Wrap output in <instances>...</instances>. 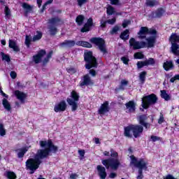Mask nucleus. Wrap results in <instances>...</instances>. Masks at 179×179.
Listing matches in <instances>:
<instances>
[{"label":"nucleus","instance_id":"8fccbe9b","mask_svg":"<svg viewBox=\"0 0 179 179\" xmlns=\"http://www.w3.org/2000/svg\"><path fill=\"white\" fill-rule=\"evenodd\" d=\"M163 122H164V115H163L162 113H160L159 118L158 119V124L159 125H162Z\"/></svg>","mask_w":179,"mask_h":179},{"label":"nucleus","instance_id":"a878e982","mask_svg":"<svg viewBox=\"0 0 179 179\" xmlns=\"http://www.w3.org/2000/svg\"><path fill=\"white\" fill-rule=\"evenodd\" d=\"M163 68L164 71H171V69H174V64L173 63V61L169 60L164 62Z\"/></svg>","mask_w":179,"mask_h":179},{"label":"nucleus","instance_id":"f3484780","mask_svg":"<svg viewBox=\"0 0 179 179\" xmlns=\"http://www.w3.org/2000/svg\"><path fill=\"white\" fill-rule=\"evenodd\" d=\"M47 54L45 50H41L38 52V53L33 56V61L35 64H40L41 62V59L44 55Z\"/></svg>","mask_w":179,"mask_h":179},{"label":"nucleus","instance_id":"2f4dec72","mask_svg":"<svg viewBox=\"0 0 179 179\" xmlns=\"http://www.w3.org/2000/svg\"><path fill=\"white\" fill-rule=\"evenodd\" d=\"M85 22V15H78L76 18V23L78 26H82L83 24V22Z\"/></svg>","mask_w":179,"mask_h":179},{"label":"nucleus","instance_id":"f257e3e1","mask_svg":"<svg viewBox=\"0 0 179 179\" xmlns=\"http://www.w3.org/2000/svg\"><path fill=\"white\" fill-rule=\"evenodd\" d=\"M39 145L41 149L38 150L34 158H29L25 162L27 169L30 170L29 174H34L36 171L40 167V164L43 163L41 162L42 159L48 157L51 152L52 153L58 152V146L54 145L51 139L40 141Z\"/></svg>","mask_w":179,"mask_h":179},{"label":"nucleus","instance_id":"774afa93","mask_svg":"<svg viewBox=\"0 0 179 179\" xmlns=\"http://www.w3.org/2000/svg\"><path fill=\"white\" fill-rule=\"evenodd\" d=\"M103 156H107L108 157H109V156H110V152L104 151L103 152Z\"/></svg>","mask_w":179,"mask_h":179},{"label":"nucleus","instance_id":"680f3d73","mask_svg":"<svg viewBox=\"0 0 179 179\" xmlns=\"http://www.w3.org/2000/svg\"><path fill=\"white\" fill-rule=\"evenodd\" d=\"M52 50H51L50 52H48V54L47 55L46 57L49 59H51V58H52Z\"/></svg>","mask_w":179,"mask_h":179},{"label":"nucleus","instance_id":"dca6fc26","mask_svg":"<svg viewBox=\"0 0 179 179\" xmlns=\"http://www.w3.org/2000/svg\"><path fill=\"white\" fill-rule=\"evenodd\" d=\"M92 27H93V18L90 17L87 22L81 28L80 31L81 33H87V31H90Z\"/></svg>","mask_w":179,"mask_h":179},{"label":"nucleus","instance_id":"412c9836","mask_svg":"<svg viewBox=\"0 0 179 179\" xmlns=\"http://www.w3.org/2000/svg\"><path fill=\"white\" fill-rule=\"evenodd\" d=\"M126 108H127L129 113H135L136 110V104L134 101H129V102L125 103Z\"/></svg>","mask_w":179,"mask_h":179},{"label":"nucleus","instance_id":"13d9d810","mask_svg":"<svg viewBox=\"0 0 179 179\" xmlns=\"http://www.w3.org/2000/svg\"><path fill=\"white\" fill-rule=\"evenodd\" d=\"M48 62H50V59H48V57H45L44 59L43 60V64L47 65Z\"/></svg>","mask_w":179,"mask_h":179},{"label":"nucleus","instance_id":"39448f33","mask_svg":"<svg viewBox=\"0 0 179 179\" xmlns=\"http://www.w3.org/2000/svg\"><path fill=\"white\" fill-rule=\"evenodd\" d=\"M110 157L106 159H102L101 163L104 166L106 170L110 169L111 170H118V167L121 166V162L118 159V152L114 149L110 150Z\"/></svg>","mask_w":179,"mask_h":179},{"label":"nucleus","instance_id":"bf43d9fd","mask_svg":"<svg viewBox=\"0 0 179 179\" xmlns=\"http://www.w3.org/2000/svg\"><path fill=\"white\" fill-rule=\"evenodd\" d=\"M78 153L81 157H85V150H79Z\"/></svg>","mask_w":179,"mask_h":179},{"label":"nucleus","instance_id":"72a5a7b5","mask_svg":"<svg viewBox=\"0 0 179 179\" xmlns=\"http://www.w3.org/2000/svg\"><path fill=\"white\" fill-rule=\"evenodd\" d=\"M145 5L150 8H153L154 6L159 5V2L156 0H146Z\"/></svg>","mask_w":179,"mask_h":179},{"label":"nucleus","instance_id":"f8f14e48","mask_svg":"<svg viewBox=\"0 0 179 179\" xmlns=\"http://www.w3.org/2000/svg\"><path fill=\"white\" fill-rule=\"evenodd\" d=\"M67 107L66 102L62 100L55 105L54 111L55 113H64V111L66 110Z\"/></svg>","mask_w":179,"mask_h":179},{"label":"nucleus","instance_id":"7ed1b4c3","mask_svg":"<svg viewBox=\"0 0 179 179\" xmlns=\"http://www.w3.org/2000/svg\"><path fill=\"white\" fill-rule=\"evenodd\" d=\"M148 34H152V36L145 38L147 42L137 41L134 38H131L129 41V46L132 47L133 50H141V48H146V47L153 48L157 38V31L155 29H148Z\"/></svg>","mask_w":179,"mask_h":179},{"label":"nucleus","instance_id":"9d476101","mask_svg":"<svg viewBox=\"0 0 179 179\" xmlns=\"http://www.w3.org/2000/svg\"><path fill=\"white\" fill-rule=\"evenodd\" d=\"M169 41L171 44V52L174 55H179V35L176 33H172L169 37Z\"/></svg>","mask_w":179,"mask_h":179},{"label":"nucleus","instance_id":"603ef678","mask_svg":"<svg viewBox=\"0 0 179 179\" xmlns=\"http://www.w3.org/2000/svg\"><path fill=\"white\" fill-rule=\"evenodd\" d=\"M78 6H83L85 3H87V0H77Z\"/></svg>","mask_w":179,"mask_h":179},{"label":"nucleus","instance_id":"0e129e2a","mask_svg":"<svg viewBox=\"0 0 179 179\" xmlns=\"http://www.w3.org/2000/svg\"><path fill=\"white\" fill-rule=\"evenodd\" d=\"M110 178H115L117 177V173L112 172L109 175Z\"/></svg>","mask_w":179,"mask_h":179},{"label":"nucleus","instance_id":"69168bd1","mask_svg":"<svg viewBox=\"0 0 179 179\" xmlns=\"http://www.w3.org/2000/svg\"><path fill=\"white\" fill-rule=\"evenodd\" d=\"M94 141L96 145H100L101 143L100 142V138H94Z\"/></svg>","mask_w":179,"mask_h":179},{"label":"nucleus","instance_id":"473e14b6","mask_svg":"<svg viewBox=\"0 0 179 179\" xmlns=\"http://www.w3.org/2000/svg\"><path fill=\"white\" fill-rule=\"evenodd\" d=\"M125 86H128V80H122L119 87L115 89V91L119 92V90H125Z\"/></svg>","mask_w":179,"mask_h":179},{"label":"nucleus","instance_id":"052dcab7","mask_svg":"<svg viewBox=\"0 0 179 179\" xmlns=\"http://www.w3.org/2000/svg\"><path fill=\"white\" fill-rule=\"evenodd\" d=\"M47 4L44 3L42 6V8L40 10V13H44V10L46 9Z\"/></svg>","mask_w":179,"mask_h":179},{"label":"nucleus","instance_id":"c85d7f7f","mask_svg":"<svg viewBox=\"0 0 179 179\" xmlns=\"http://www.w3.org/2000/svg\"><path fill=\"white\" fill-rule=\"evenodd\" d=\"M4 177H6L8 179H17V176H16V173L13 171H6L4 173Z\"/></svg>","mask_w":179,"mask_h":179},{"label":"nucleus","instance_id":"4c0bfd02","mask_svg":"<svg viewBox=\"0 0 179 179\" xmlns=\"http://www.w3.org/2000/svg\"><path fill=\"white\" fill-rule=\"evenodd\" d=\"M6 135V129L2 122H0V136H5Z\"/></svg>","mask_w":179,"mask_h":179},{"label":"nucleus","instance_id":"423d86ee","mask_svg":"<svg viewBox=\"0 0 179 179\" xmlns=\"http://www.w3.org/2000/svg\"><path fill=\"white\" fill-rule=\"evenodd\" d=\"M130 159V164H133L134 167L138 169L136 179H143V170H148V162H146L143 158H141L138 160V158L134 155H131Z\"/></svg>","mask_w":179,"mask_h":179},{"label":"nucleus","instance_id":"6ab92c4d","mask_svg":"<svg viewBox=\"0 0 179 179\" xmlns=\"http://www.w3.org/2000/svg\"><path fill=\"white\" fill-rule=\"evenodd\" d=\"M14 94L17 99L21 101V103H24V100L27 99V94L22 92L20 90H15L14 92Z\"/></svg>","mask_w":179,"mask_h":179},{"label":"nucleus","instance_id":"de8ad7c7","mask_svg":"<svg viewBox=\"0 0 179 179\" xmlns=\"http://www.w3.org/2000/svg\"><path fill=\"white\" fill-rule=\"evenodd\" d=\"M66 71L68 73H71V75H73L74 73H76L77 71L76 69L73 67H69L66 69Z\"/></svg>","mask_w":179,"mask_h":179},{"label":"nucleus","instance_id":"4be33fe9","mask_svg":"<svg viewBox=\"0 0 179 179\" xmlns=\"http://www.w3.org/2000/svg\"><path fill=\"white\" fill-rule=\"evenodd\" d=\"M9 48H12L15 52H19L20 51V48L17 45V43L13 40L10 39L8 41Z\"/></svg>","mask_w":179,"mask_h":179},{"label":"nucleus","instance_id":"ea45409f","mask_svg":"<svg viewBox=\"0 0 179 179\" xmlns=\"http://www.w3.org/2000/svg\"><path fill=\"white\" fill-rule=\"evenodd\" d=\"M114 12H115V9H114V7L111 6H109L108 8H107V10H106V13L107 15H108L109 16H111V15H113L114 13Z\"/></svg>","mask_w":179,"mask_h":179},{"label":"nucleus","instance_id":"1a4fd4ad","mask_svg":"<svg viewBox=\"0 0 179 179\" xmlns=\"http://www.w3.org/2000/svg\"><path fill=\"white\" fill-rule=\"evenodd\" d=\"M90 43L96 45V47H98L99 50L101 51V52H103V54L108 53L104 38L100 37H92L90 39Z\"/></svg>","mask_w":179,"mask_h":179},{"label":"nucleus","instance_id":"9b49d317","mask_svg":"<svg viewBox=\"0 0 179 179\" xmlns=\"http://www.w3.org/2000/svg\"><path fill=\"white\" fill-rule=\"evenodd\" d=\"M71 98H67L66 101L69 106L71 107V111H76L78 110V102L79 101V94L76 91L73 90L71 92Z\"/></svg>","mask_w":179,"mask_h":179},{"label":"nucleus","instance_id":"79ce46f5","mask_svg":"<svg viewBox=\"0 0 179 179\" xmlns=\"http://www.w3.org/2000/svg\"><path fill=\"white\" fill-rule=\"evenodd\" d=\"M1 57L3 61H6V62H10V57L5 53H1Z\"/></svg>","mask_w":179,"mask_h":179},{"label":"nucleus","instance_id":"e433bc0d","mask_svg":"<svg viewBox=\"0 0 179 179\" xmlns=\"http://www.w3.org/2000/svg\"><path fill=\"white\" fill-rule=\"evenodd\" d=\"M144 62L145 63V66H149V65H155L156 64V61L153 57L148 58V60H145Z\"/></svg>","mask_w":179,"mask_h":179},{"label":"nucleus","instance_id":"c03bdc74","mask_svg":"<svg viewBox=\"0 0 179 179\" xmlns=\"http://www.w3.org/2000/svg\"><path fill=\"white\" fill-rule=\"evenodd\" d=\"M107 23H108L107 20H104V19L102 18L100 20V27L101 29H106V27H107Z\"/></svg>","mask_w":179,"mask_h":179},{"label":"nucleus","instance_id":"6e6552de","mask_svg":"<svg viewBox=\"0 0 179 179\" xmlns=\"http://www.w3.org/2000/svg\"><path fill=\"white\" fill-rule=\"evenodd\" d=\"M157 96L155 94H150L143 97L142 99V107L144 110H148L150 106H155L157 103Z\"/></svg>","mask_w":179,"mask_h":179},{"label":"nucleus","instance_id":"338daca9","mask_svg":"<svg viewBox=\"0 0 179 179\" xmlns=\"http://www.w3.org/2000/svg\"><path fill=\"white\" fill-rule=\"evenodd\" d=\"M37 5L38 8H41V4L43 3V0H36Z\"/></svg>","mask_w":179,"mask_h":179},{"label":"nucleus","instance_id":"20e7f679","mask_svg":"<svg viewBox=\"0 0 179 179\" xmlns=\"http://www.w3.org/2000/svg\"><path fill=\"white\" fill-rule=\"evenodd\" d=\"M84 61L85 62V69L90 70V75L94 78L97 75V73L92 68H97L99 66V62H97V58L93 55V51L87 50L84 52Z\"/></svg>","mask_w":179,"mask_h":179},{"label":"nucleus","instance_id":"58836bf2","mask_svg":"<svg viewBox=\"0 0 179 179\" xmlns=\"http://www.w3.org/2000/svg\"><path fill=\"white\" fill-rule=\"evenodd\" d=\"M135 59H143L145 58V55L142 52H138L134 53Z\"/></svg>","mask_w":179,"mask_h":179},{"label":"nucleus","instance_id":"6e6d98bb","mask_svg":"<svg viewBox=\"0 0 179 179\" xmlns=\"http://www.w3.org/2000/svg\"><path fill=\"white\" fill-rule=\"evenodd\" d=\"M151 139L152 142H157V141H160V137L157 136H151Z\"/></svg>","mask_w":179,"mask_h":179},{"label":"nucleus","instance_id":"aec40b11","mask_svg":"<svg viewBox=\"0 0 179 179\" xmlns=\"http://www.w3.org/2000/svg\"><path fill=\"white\" fill-rule=\"evenodd\" d=\"M22 8H24V16H28L29 13H31V12H33V7L27 3H23L22 4Z\"/></svg>","mask_w":179,"mask_h":179},{"label":"nucleus","instance_id":"f03ea898","mask_svg":"<svg viewBox=\"0 0 179 179\" xmlns=\"http://www.w3.org/2000/svg\"><path fill=\"white\" fill-rule=\"evenodd\" d=\"M148 115L143 114L138 117V122L139 124H129L124 128V135L126 138L130 139L133 138H141L143 134V127L145 129L150 128V124L147 122Z\"/></svg>","mask_w":179,"mask_h":179},{"label":"nucleus","instance_id":"3c124183","mask_svg":"<svg viewBox=\"0 0 179 179\" xmlns=\"http://www.w3.org/2000/svg\"><path fill=\"white\" fill-rule=\"evenodd\" d=\"M121 61H122L123 64H124V65H128V64H129V58H128L127 57H121Z\"/></svg>","mask_w":179,"mask_h":179},{"label":"nucleus","instance_id":"5fc2aeb1","mask_svg":"<svg viewBox=\"0 0 179 179\" xmlns=\"http://www.w3.org/2000/svg\"><path fill=\"white\" fill-rule=\"evenodd\" d=\"M10 76L12 79H16V78H17V73H16L15 71H11L10 73Z\"/></svg>","mask_w":179,"mask_h":179},{"label":"nucleus","instance_id":"4d7b16f0","mask_svg":"<svg viewBox=\"0 0 179 179\" xmlns=\"http://www.w3.org/2000/svg\"><path fill=\"white\" fill-rule=\"evenodd\" d=\"M163 179H177V178H175L173 175L171 174H168L164 177Z\"/></svg>","mask_w":179,"mask_h":179},{"label":"nucleus","instance_id":"864d4df0","mask_svg":"<svg viewBox=\"0 0 179 179\" xmlns=\"http://www.w3.org/2000/svg\"><path fill=\"white\" fill-rule=\"evenodd\" d=\"M117 22V18L113 17L112 19L107 20L108 24H114Z\"/></svg>","mask_w":179,"mask_h":179},{"label":"nucleus","instance_id":"393cba45","mask_svg":"<svg viewBox=\"0 0 179 179\" xmlns=\"http://www.w3.org/2000/svg\"><path fill=\"white\" fill-rule=\"evenodd\" d=\"M76 45H78V47H83L84 48H93V45H92V43L85 41H78L76 43Z\"/></svg>","mask_w":179,"mask_h":179},{"label":"nucleus","instance_id":"b1692460","mask_svg":"<svg viewBox=\"0 0 179 179\" xmlns=\"http://www.w3.org/2000/svg\"><path fill=\"white\" fill-rule=\"evenodd\" d=\"M76 42L72 40H65L64 42L60 43V47H67L68 48H72L75 47Z\"/></svg>","mask_w":179,"mask_h":179},{"label":"nucleus","instance_id":"a211bd4d","mask_svg":"<svg viewBox=\"0 0 179 179\" xmlns=\"http://www.w3.org/2000/svg\"><path fill=\"white\" fill-rule=\"evenodd\" d=\"M106 169L107 168L103 166V165L96 166L98 176L101 179H106L107 178V171H106Z\"/></svg>","mask_w":179,"mask_h":179},{"label":"nucleus","instance_id":"e2e57ef3","mask_svg":"<svg viewBox=\"0 0 179 179\" xmlns=\"http://www.w3.org/2000/svg\"><path fill=\"white\" fill-rule=\"evenodd\" d=\"M78 178V175L76 173H71L70 175V179H76Z\"/></svg>","mask_w":179,"mask_h":179},{"label":"nucleus","instance_id":"c9c22d12","mask_svg":"<svg viewBox=\"0 0 179 179\" xmlns=\"http://www.w3.org/2000/svg\"><path fill=\"white\" fill-rule=\"evenodd\" d=\"M37 34L35 35L33 38H32V41H38V40H41V38H43V32L40 31H36Z\"/></svg>","mask_w":179,"mask_h":179},{"label":"nucleus","instance_id":"37998d69","mask_svg":"<svg viewBox=\"0 0 179 179\" xmlns=\"http://www.w3.org/2000/svg\"><path fill=\"white\" fill-rule=\"evenodd\" d=\"M31 43V38L27 35L25 38V45H27V48L30 47Z\"/></svg>","mask_w":179,"mask_h":179},{"label":"nucleus","instance_id":"a19ab883","mask_svg":"<svg viewBox=\"0 0 179 179\" xmlns=\"http://www.w3.org/2000/svg\"><path fill=\"white\" fill-rule=\"evenodd\" d=\"M4 13L6 15V17H9L10 16H11L10 8H9V6H5Z\"/></svg>","mask_w":179,"mask_h":179},{"label":"nucleus","instance_id":"c756f323","mask_svg":"<svg viewBox=\"0 0 179 179\" xmlns=\"http://www.w3.org/2000/svg\"><path fill=\"white\" fill-rule=\"evenodd\" d=\"M2 104L5 110H6L7 111H10L12 110V106H10V103H9V101H8V99L3 98L2 100Z\"/></svg>","mask_w":179,"mask_h":179},{"label":"nucleus","instance_id":"cd10ccee","mask_svg":"<svg viewBox=\"0 0 179 179\" xmlns=\"http://www.w3.org/2000/svg\"><path fill=\"white\" fill-rule=\"evenodd\" d=\"M120 38L123 40V41H127V40H129V29H125L122 32H121L120 35Z\"/></svg>","mask_w":179,"mask_h":179},{"label":"nucleus","instance_id":"7c9ffc66","mask_svg":"<svg viewBox=\"0 0 179 179\" xmlns=\"http://www.w3.org/2000/svg\"><path fill=\"white\" fill-rule=\"evenodd\" d=\"M161 97L162 99H164L165 101H169V100H171V96L167 94V91H166V90H161Z\"/></svg>","mask_w":179,"mask_h":179},{"label":"nucleus","instance_id":"2eb2a0df","mask_svg":"<svg viewBox=\"0 0 179 179\" xmlns=\"http://www.w3.org/2000/svg\"><path fill=\"white\" fill-rule=\"evenodd\" d=\"M94 85L93 80L89 76V74L84 75L83 77V81L80 82V86L82 87L83 86H90Z\"/></svg>","mask_w":179,"mask_h":179},{"label":"nucleus","instance_id":"ddd939ff","mask_svg":"<svg viewBox=\"0 0 179 179\" xmlns=\"http://www.w3.org/2000/svg\"><path fill=\"white\" fill-rule=\"evenodd\" d=\"M110 112V103L108 101H104L100 106L98 110V114L99 115H104V114H107V113Z\"/></svg>","mask_w":179,"mask_h":179},{"label":"nucleus","instance_id":"4468645a","mask_svg":"<svg viewBox=\"0 0 179 179\" xmlns=\"http://www.w3.org/2000/svg\"><path fill=\"white\" fill-rule=\"evenodd\" d=\"M139 40H146V36L149 34V28L148 27H141L139 31L137 33Z\"/></svg>","mask_w":179,"mask_h":179},{"label":"nucleus","instance_id":"5701e85b","mask_svg":"<svg viewBox=\"0 0 179 179\" xmlns=\"http://www.w3.org/2000/svg\"><path fill=\"white\" fill-rule=\"evenodd\" d=\"M29 151V148L27 147H23L20 149L15 150V152H17V158L22 159V157H24V155H26V152Z\"/></svg>","mask_w":179,"mask_h":179},{"label":"nucleus","instance_id":"bb28decb","mask_svg":"<svg viewBox=\"0 0 179 179\" xmlns=\"http://www.w3.org/2000/svg\"><path fill=\"white\" fill-rule=\"evenodd\" d=\"M155 16L152 15V17H157L158 19H160V17H162V16L166 13V10L163 8H158L155 12Z\"/></svg>","mask_w":179,"mask_h":179},{"label":"nucleus","instance_id":"f704fd0d","mask_svg":"<svg viewBox=\"0 0 179 179\" xmlns=\"http://www.w3.org/2000/svg\"><path fill=\"white\" fill-rule=\"evenodd\" d=\"M147 75H148V72L145 71L140 73L139 79H140V81L142 84L145 83V82L146 80V76Z\"/></svg>","mask_w":179,"mask_h":179},{"label":"nucleus","instance_id":"0eeeda50","mask_svg":"<svg viewBox=\"0 0 179 179\" xmlns=\"http://www.w3.org/2000/svg\"><path fill=\"white\" fill-rule=\"evenodd\" d=\"M48 23L50 24L48 27L50 36L54 37L58 33V29L56 26H59V24L63 23L62 20L59 17H55L50 19Z\"/></svg>","mask_w":179,"mask_h":179},{"label":"nucleus","instance_id":"a18cd8bd","mask_svg":"<svg viewBox=\"0 0 179 179\" xmlns=\"http://www.w3.org/2000/svg\"><path fill=\"white\" fill-rule=\"evenodd\" d=\"M138 69H142L143 66H146L145 61H138L136 64Z\"/></svg>","mask_w":179,"mask_h":179},{"label":"nucleus","instance_id":"09e8293b","mask_svg":"<svg viewBox=\"0 0 179 179\" xmlns=\"http://www.w3.org/2000/svg\"><path fill=\"white\" fill-rule=\"evenodd\" d=\"M120 30V27L115 25L110 31V34H117Z\"/></svg>","mask_w":179,"mask_h":179},{"label":"nucleus","instance_id":"49530a36","mask_svg":"<svg viewBox=\"0 0 179 179\" xmlns=\"http://www.w3.org/2000/svg\"><path fill=\"white\" fill-rule=\"evenodd\" d=\"M131 24V20H124L122 26L123 29H126V27H128Z\"/></svg>","mask_w":179,"mask_h":179}]
</instances>
